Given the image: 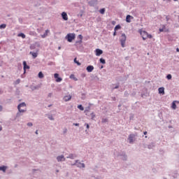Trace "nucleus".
<instances>
[{"mask_svg": "<svg viewBox=\"0 0 179 179\" xmlns=\"http://www.w3.org/2000/svg\"><path fill=\"white\" fill-rule=\"evenodd\" d=\"M17 109L19 113L17 114V115H20V113H26L27 110H26V103L22 102L21 103H20L17 106Z\"/></svg>", "mask_w": 179, "mask_h": 179, "instance_id": "f257e3e1", "label": "nucleus"}, {"mask_svg": "<svg viewBox=\"0 0 179 179\" xmlns=\"http://www.w3.org/2000/svg\"><path fill=\"white\" fill-rule=\"evenodd\" d=\"M138 32L142 36L143 40H146V38H152V35L149 34L146 31H142V29H139Z\"/></svg>", "mask_w": 179, "mask_h": 179, "instance_id": "f03ea898", "label": "nucleus"}, {"mask_svg": "<svg viewBox=\"0 0 179 179\" xmlns=\"http://www.w3.org/2000/svg\"><path fill=\"white\" fill-rule=\"evenodd\" d=\"M120 41L122 48H124L125 43L127 42V35H125V34H122L121 35V36L120 37Z\"/></svg>", "mask_w": 179, "mask_h": 179, "instance_id": "7ed1b4c3", "label": "nucleus"}, {"mask_svg": "<svg viewBox=\"0 0 179 179\" xmlns=\"http://www.w3.org/2000/svg\"><path fill=\"white\" fill-rule=\"evenodd\" d=\"M75 34H68L66 36V38L67 39V41H69V43H72V41L75 40Z\"/></svg>", "mask_w": 179, "mask_h": 179, "instance_id": "20e7f679", "label": "nucleus"}, {"mask_svg": "<svg viewBox=\"0 0 179 179\" xmlns=\"http://www.w3.org/2000/svg\"><path fill=\"white\" fill-rule=\"evenodd\" d=\"M54 76H55V79H56V82L57 83L62 82V78L59 77V74L55 73Z\"/></svg>", "mask_w": 179, "mask_h": 179, "instance_id": "39448f33", "label": "nucleus"}, {"mask_svg": "<svg viewBox=\"0 0 179 179\" xmlns=\"http://www.w3.org/2000/svg\"><path fill=\"white\" fill-rule=\"evenodd\" d=\"M134 139H135V134H130L128 138L129 143H134Z\"/></svg>", "mask_w": 179, "mask_h": 179, "instance_id": "423d86ee", "label": "nucleus"}, {"mask_svg": "<svg viewBox=\"0 0 179 179\" xmlns=\"http://www.w3.org/2000/svg\"><path fill=\"white\" fill-rule=\"evenodd\" d=\"M23 66H24V73H26V69H30V66H27V63L26 61L23 62Z\"/></svg>", "mask_w": 179, "mask_h": 179, "instance_id": "0eeeda50", "label": "nucleus"}, {"mask_svg": "<svg viewBox=\"0 0 179 179\" xmlns=\"http://www.w3.org/2000/svg\"><path fill=\"white\" fill-rule=\"evenodd\" d=\"M57 162H65L66 159L64 155H60L57 157Z\"/></svg>", "mask_w": 179, "mask_h": 179, "instance_id": "6e6552de", "label": "nucleus"}, {"mask_svg": "<svg viewBox=\"0 0 179 179\" xmlns=\"http://www.w3.org/2000/svg\"><path fill=\"white\" fill-rule=\"evenodd\" d=\"M75 165L77 166V167L85 169V164L80 163V162H78V161L76 162Z\"/></svg>", "mask_w": 179, "mask_h": 179, "instance_id": "1a4fd4ad", "label": "nucleus"}, {"mask_svg": "<svg viewBox=\"0 0 179 179\" xmlns=\"http://www.w3.org/2000/svg\"><path fill=\"white\" fill-rule=\"evenodd\" d=\"M97 3V0H91L88 2L90 6H94Z\"/></svg>", "mask_w": 179, "mask_h": 179, "instance_id": "9d476101", "label": "nucleus"}, {"mask_svg": "<svg viewBox=\"0 0 179 179\" xmlns=\"http://www.w3.org/2000/svg\"><path fill=\"white\" fill-rule=\"evenodd\" d=\"M95 52H96V57H100V55L103 54V50H101V49H96Z\"/></svg>", "mask_w": 179, "mask_h": 179, "instance_id": "9b49d317", "label": "nucleus"}, {"mask_svg": "<svg viewBox=\"0 0 179 179\" xmlns=\"http://www.w3.org/2000/svg\"><path fill=\"white\" fill-rule=\"evenodd\" d=\"M132 19H134V17L131 15H128L126 17V22L127 23H131V20H132Z\"/></svg>", "mask_w": 179, "mask_h": 179, "instance_id": "f8f14e48", "label": "nucleus"}, {"mask_svg": "<svg viewBox=\"0 0 179 179\" xmlns=\"http://www.w3.org/2000/svg\"><path fill=\"white\" fill-rule=\"evenodd\" d=\"M176 103H179L178 101H173L171 105V108H173V110H176L177 108V105L176 104Z\"/></svg>", "mask_w": 179, "mask_h": 179, "instance_id": "ddd939ff", "label": "nucleus"}, {"mask_svg": "<svg viewBox=\"0 0 179 179\" xmlns=\"http://www.w3.org/2000/svg\"><path fill=\"white\" fill-rule=\"evenodd\" d=\"M71 99H72V96H71V95H67V96H65L63 98V100H64V101H69Z\"/></svg>", "mask_w": 179, "mask_h": 179, "instance_id": "4468645a", "label": "nucleus"}, {"mask_svg": "<svg viewBox=\"0 0 179 179\" xmlns=\"http://www.w3.org/2000/svg\"><path fill=\"white\" fill-rule=\"evenodd\" d=\"M62 17L64 20H68V14H66V13H65V12H63L62 13Z\"/></svg>", "mask_w": 179, "mask_h": 179, "instance_id": "2eb2a0df", "label": "nucleus"}, {"mask_svg": "<svg viewBox=\"0 0 179 179\" xmlns=\"http://www.w3.org/2000/svg\"><path fill=\"white\" fill-rule=\"evenodd\" d=\"M94 69V67L93 66H88L87 67V72H93V70Z\"/></svg>", "mask_w": 179, "mask_h": 179, "instance_id": "dca6fc26", "label": "nucleus"}, {"mask_svg": "<svg viewBox=\"0 0 179 179\" xmlns=\"http://www.w3.org/2000/svg\"><path fill=\"white\" fill-rule=\"evenodd\" d=\"M49 33H50V30L47 29L45 31V34L41 35L42 38H45V37H47V36H48Z\"/></svg>", "mask_w": 179, "mask_h": 179, "instance_id": "f3484780", "label": "nucleus"}, {"mask_svg": "<svg viewBox=\"0 0 179 179\" xmlns=\"http://www.w3.org/2000/svg\"><path fill=\"white\" fill-rule=\"evenodd\" d=\"M158 92L159 94H164V87H159Z\"/></svg>", "mask_w": 179, "mask_h": 179, "instance_id": "a211bd4d", "label": "nucleus"}, {"mask_svg": "<svg viewBox=\"0 0 179 179\" xmlns=\"http://www.w3.org/2000/svg\"><path fill=\"white\" fill-rule=\"evenodd\" d=\"M7 169L8 167L5 166H0V171H3V173H6Z\"/></svg>", "mask_w": 179, "mask_h": 179, "instance_id": "6ab92c4d", "label": "nucleus"}, {"mask_svg": "<svg viewBox=\"0 0 179 179\" xmlns=\"http://www.w3.org/2000/svg\"><path fill=\"white\" fill-rule=\"evenodd\" d=\"M30 89H31V90H38V89H40V86L39 85H36V86L31 85Z\"/></svg>", "mask_w": 179, "mask_h": 179, "instance_id": "aec40b11", "label": "nucleus"}, {"mask_svg": "<svg viewBox=\"0 0 179 179\" xmlns=\"http://www.w3.org/2000/svg\"><path fill=\"white\" fill-rule=\"evenodd\" d=\"M76 155L75 154H70L68 157L67 159H74L75 157H76Z\"/></svg>", "mask_w": 179, "mask_h": 179, "instance_id": "412c9836", "label": "nucleus"}, {"mask_svg": "<svg viewBox=\"0 0 179 179\" xmlns=\"http://www.w3.org/2000/svg\"><path fill=\"white\" fill-rule=\"evenodd\" d=\"M18 37H22V38H26V35L23 33L18 34Z\"/></svg>", "mask_w": 179, "mask_h": 179, "instance_id": "4be33fe9", "label": "nucleus"}, {"mask_svg": "<svg viewBox=\"0 0 179 179\" xmlns=\"http://www.w3.org/2000/svg\"><path fill=\"white\" fill-rule=\"evenodd\" d=\"M43 78H44V74H43V72L41 71L38 73V78L43 79Z\"/></svg>", "mask_w": 179, "mask_h": 179, "instance_id": "5701e85b", "label": "nucleus"}, {"mask_svg": "<svg viewBox=\"0 0 179 179\" xmlns=\"http://www.w3.org/2000/svg\"><path fill=\"white\" fill-rule=\"evenodd\" d=\"M70 79H73V80H78V78H76V77H75V75H73V74H71V76H70Z\"/></svg>", "mask_w": 179, "mask_h": 179, "instance_id": "b1692460", "label": "nucleus"}, {"mask_svg": "<svg viewBox=\"0 0 179 179\" xmlns=\"http://www.w3.org/2000/svg\"><path fill=\"white\" fill-rule=\"evenodd\" d=\"M99 13L101 15H104V13H106V8H101V10H99Z\"/></svg>", "mask_w": 179, "mask_h": 179, "instance_id": "393cba45", "label": "nucleus"}, {"mask_svg": "<svg viewBox=\"0 0 179 179\" xmlns=\"http://www.w3.org/2000/svg\"><path fill=\"white\" fill-rule=\"evenodd\" d=\"M90 117H91V120H94V118H96V115L94 114V113H92L90 114Z\"/></svg>", "mask_w": 179, "mask_h": 179, "instance_id": "a878e982", "label": "nucleus"}, {"mask_svg": "<svg viewBox=\"0 0 179 179\" xmlns=\"http://www.w3.org/2000/svg\"><path fill=\"white\" fill-rule=\"evenodd\" d=\"M30 54H31V55L34 58H37V53L36 52H30Z\"/></svg>", "mask_w": 179, "mask_h": 179, "instance_id": "bb28decb", "label": "nucleus"}, {"mask_svg": "<svg viewBox=\"0 0 179 179\" xmlns=\"http://www.w3.org/2000/svg\"><path fill=\"white\" fill-rule=\"evenodd\" d=\"M78 108H79V110H80V111H83V110H85V108H83V106L82 105H78Z\"/></svg>", "mask_w": 179, "mask_h": 179, "instance_id": "cd10ccee", "label": "nucleus"}, {"mask_svg": "<svg viewBox=\"0 0 179 179\" xmlns=\"http://www.w3.org/2000/svg\"><path fill=\"white\" fill-rule=\"evenodd\" d=\"M120 29H121V26L120 25H117L116 27H115V31H117V30H120Z\"/></svg>", "mask_w": 179, "mask_h": 179, "instance_id": "c85d7f7f", "label": "nucleus"}, {"mask_svg": "<svg viewBox=\"0 0 179 179\" xmlns=\"http://www.w3.org/2000/svg\"><path fill=\"white\" fill-rule=\"evenodd\" d=\"M99 61H100L101 64H106V59H103V58H101V59H99Z\"/></svg>", "mask_w": 179, "mask_h": 179, "instance_id": "c756f323", "label": "nucleus"}, {"mask_svg": "<svg viewBox=\"0 0 179 179\" xmlns=\"http://www.w3.org/2000/svg\"><path fill=\"white\" fill-rule=\"evenodd\" d=\"M173 38H174L173 36H169V37H168L169 41H173Z\"/></svg>", "mask_w": 179, "mask_h": 179, "instance_id": "7c9ffc66", "label": "nucleus"}, {"mask_svg": "<svg viewBox=\"0 0 179 179\" xmlns=\"http://www.w3.org/2000/svg\"><path fill=\"white\" fill-rule=\"evenodd\" d=\"M6 25L5 24L0 25V29H6Z\"/></svg>", "mask_w": 179, "mask_h": 179, "instance_id": "2f4dec72", "label": "nucleus"}, {"mask_svg": "<svg viewBox=\"0 0 179 179\" xmlns=\"http://www.w3.org/2000/svg\"><path fill=\"white\" fill-rule=\"evenodd\" d=\"M48 118L50 120V121H54V117H52V115H49Z\"/></svg>", "mask_w": 179, "mask_h": 179, "instance_id": "473e14b6", "label": "nucleus"}, {"mask_svg": "<svg viewBox=\"0 0 179 179\" xmlns=\"http://www.w3.org/2000/svg\"><path fill=\"white\" fill-rule=\"evenodd\" d=\"M78 38H79V40H80V43H82V40L83 38V36L82 35H78Z\"/></svg>", "mask_w": 179, "mask_h": 179, "instance_id": "72a5a7b5", "label": "nucleus"}, {"mask_svg": "<svg viewBox=\"0 0 179 179\" xmlns=\"http://www.w3.org/2000/svg\"><path fill=\"white\" fill-rule=\"evenodd\" d=\"M172 76H171V74H168L167 76H166V78L170 80L171 79Z\"/></svg>", "mask_w": 179, "mask_h": 179, "instance_id": "f704fd0d", "label": "nucleus"}, {"mask_svg": "<svg viewBox=\"0 0 179 179\" xmlns=\"http://www.w3.org/2000/svg\"><path fill=\"white\" fill-rule=\"evenodd\" d=\"M19 83H20V79H17V80L15 81V85H19Z\"/></svg>", "mask_w": 179, "mask_h": 179, "instance_id": "c9c22d12", "label": "nucleus"}, {"mask_svg": "<svg viewBox=\"0 0 179 179\" xmlns=\"http://www.w3.org/2000/svg\"><path fill=\"white\" fill-rule=\"evenodd\" d=\"M27 125H28V127H33V123H31V122H28V123H27Z\"/></svg>", "mask_w": 179, "mask_h": 179, "instance_id": "e433bc0d", "label": "nucleus"}, {"mask_svg": "<svg viewBox=\"0 0 179 179\" xmlns=\"http://www.w3.org/2000/svg\"><path fill=\"white\" fill-rule=\"evenodd\" d=\"M107 121H108V120L106 118L102 119V122H107Z\"/></svg>", "mask_w": 179, "mask_h": 179, "instance_id": "4c0bfd02", "label": "nucleus"}, {"mask_svg": "<svg viewBox=\"0 0 179 179\" xmlns=\"http://www.w3.org/2000/svg\"><path fill=\"white\" fill-rule=\"evenodd\" d=\"M85 125L87 127V129H89V128H90V126L89 125V124L85 123Z\"/></svg>", "mask_w": 179, "mask_h": 179, "instance_id": "58836bf2", "label": "nucleus"}, {"mask_svg": "<svg viewBox=\"0 0 179 179\" xmlns=\"http://www.w3.org/2000/svg\"><path fill=\"white\" fill-rule=\"evenodd\" d=\"M73 125H75L76 127H79V123H73Z\"/></svg>", "mask_w": 179, "mask_h": 179, "instance_id": "ea45409f", "label": "nucleus"}, {"mask_svg": "<svg viewBox=\"0 0 179 179\" xmlns=\"http://www.w3.org/2000/svg\"><path fill=\"white\" fill-rule=\"evenodd\" d=\"M120 87V85H116L113 89H118Z\"/></svg>", "mask_w": 179, "mask_h": 179, "instance_id": "a19ab883", "label": "nucleus"}, {"mask_svg": "<svg viewBox=\"0 0 179 179\" xmlns=\"http://www.w3.org/2000/svg\"><path fill=\"white\" fill-rule=\"evenodd\" d=\"M35 134H36V135H38V130H36V132H35Z\"/></svg>", "mask_w": 179, "mask_h": 179, "instance_id": "79ce46f5", "label": "nucleus"}, {"mask_svg": "<svg viewBox=\"0 0 179 179\" xmlns=\"http://www.w3.org/2000/svg\"><path fill=\"white\" fill-rule=\"evenodd\" d=\"M143 134H144V135H148V131H144V132H143Z\"/></svg>", "mask_w": 179, "mask_h": 179, "instance_id": "37998d69", "label": "nucleus"}, {"mask_svg": "<svg viewBox=\"0 0 179 179\" xmlns=\"http://www.w3.org/2000/svg\"><path fill=\"white\" fill-rule=\"evenodd\" d=\"M116 31H115V32L113 33V36H117V32H115Z\"/></svg>", "mask_w": 179, "mask_h": 179, "instance_id": "c03bdc74", "label": "nucleus"}, {"mask_svg": "<svg viewBox=\"0 0 179 179\" xmlns=\"http://www.w3.org/2000/svg\"><path fill=\"white\" fill-rule=\"evenodd\" d=\"M76 64L78 65H80V62H77Z\"/></svg>", "mask_w": 179, "mask_h": 179, "instance_id": "a18cd8bd", "label": "nucleus"}, {"mask_svg": "<svg viewBox=\"0 0 179 179\" xmlns=\"http://www.w3.org/2000/svg\"><path fill=\"white\" fill-rule=\"evenodd\" d=\"M2 106H0V111H2Z\"/></svg>", "mask_w": 179, "mask_h": 179, "instance_id": "49530a36", "label": "nucleus"}, {"mask_svg": "<svg viewBox=\"0 0 179 179\" xmlns=\"http://www.w3.org/2000/svg\"><path fill=\"white\" fill-rule=\"evenodd\" d=\"M176 51H177V52H179V48H176Z\"/></svg>", "mask_w": 179, "mask_h": 179, "instance_id": "de8ad7c7", "label": "nucleus"}, {"mask_svg": "<svg viewBox=\"0 0 179 179\" xmlns=\"http://www.w3.org/2000/svg\"><path fill=\"white\" fill-rule=\"evenodd\" d=\"M74 62H75L76 64V62H78L77 60H76V58L74 59Z\"/></svg>", "mask_w": 179, "mask_h": 179, "instance_id": "09e8293b", "label": "nucleus"}, {"mask_svg": "<svg viewBox=\"0 0 179 179\" xmlns=\"http://www.w3.org/2000/svg\"><path fill=\"white\" fill-rule=\"evenodd\" d=\"M0 131H2V126L0 125Z\"/></svg>", "mask_w": 179, "mask_h": 179, "instance_id": "8fccbe9b", "label": "nucleus"}, {"mask_svg": "<svg viewBox=\"0 0 179 179\" xmlns=\"http://www.w3.org/2000/svg\"><path fill=\"white\" fill-rule=\"evenodd\" d=\"M151 145H148V149H151Z\"/></svg>", "mask_w": 179, "mask_h": 179, "instance_id": "3c124183", "label": "nucleus"}, {"mask_svg": "<svg viewBox=\"0 0 179 179\" xmlns=\"http://www.w3.org/2000/svg\"><path fill=\"white\" fill-rule=\"evenodd\" d=\"M51 94H48V96H49V97H51Z\"/></svg>", "mask_w": 179, "mask_h": 179, "instance_id": "603ef678", "label": "nucleus"}, {"mask_svg": "<svg viewBox=\"0 0 179 179\" xmlns=\"http://www.w3.org/2000/svg\"><path fill=\"white\" fill-rule=\"evenodd\" d=\"M159 31H163V29H159Z\"/></svg>", "mask_w": 179, "mask_h": 179, "instance_id": "864d4df0", "label": "nucleus"}, {"mask_svg": "<svg viewBox=\"0 0 179 179\" xmlns=\"http://www.w3.org/2000/svg\"><path fill=\"white\" fill-rule=\"evenodd\" d=\"M101 69H103V66H101Z\"/></svg>", "mask_w": 179, "mask_h": 179, "instance_id": "5fc2aeb1", "label": "nucleus"}, {"mask_svg": "<svg viewBox=\"0 0 179 179\" xmlns=\"http://www.w3.org/2000/svg\"><path fill=\"white\" fill-rule=\"evenodd\" d=\"M59 50H61V47H59Z\"/></svg>", "mask_w": 179, "mask_h": 179, "instance_id": "6e6d98bb", "label": "nucleus"}, {"mask_svg": "<svg viewBox=\"0 0 179 179\" xmlns=\"http://www.w3.org/2000/svg\"><path fill=\"white\" fill-rule=\"evenodd\" d=\"M31 33H33V32H30L29 34H31Z\"/></svg>", "mask_w": 179, "mask_h": 179, "instance_id": "4d7b16f0", "label": "nucleus"}, {"mask_svg": "<svg viewBox=\"0 0 179 179\" xmlns=\"http://www.w3.org/2000/svg\"><path fill=\"white\" fill-rule=\"evenodd\" d=\"M59 171H57V173H58Z\"/></svg>", "mask_w": 179, "mask_h": 179, "instance_id": "13d9d810", "label": "nucleus"}, {"mask_svg": "<svg viewBox=\"0 0 179 179\" xmlns=\"http://www.w3.org/2000/svg\"><path fill=\"white\" fill-rule=\"evenodd\" d=\"M0 50H1V46H0Z\"/></svg>", "mask_w": 179, "mask_h": 179, "instance_id": "bf43d9fd", "label": "nucleus"}, {"mask_svg": "<svg viewBox=\"0 0 179 179\" xmlns=\"http://www.w3.org/2000/svg\"><path fill=\"white\" fill-rule=\"evenodd\" d=\"M174 1H177V0H174Z\"/></svg>", "mask_w": 179, "mask_h": 179, "instance_id": "052dcab7", "label": "nucleus"}]
</instances>
